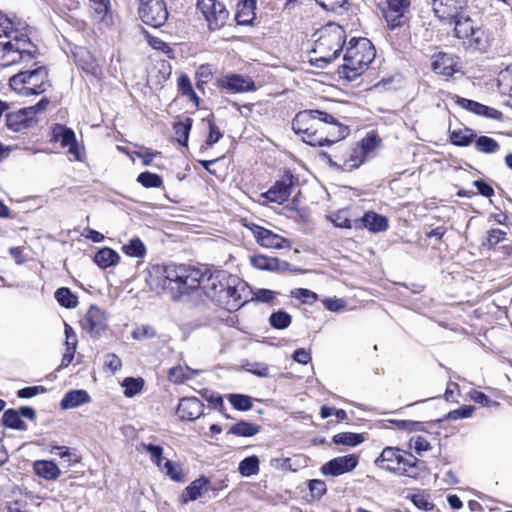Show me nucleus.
Listing matches in <instances>:
<instances>
[{
	"label": "nucleus",
	"instance_id": "1",
	"mask_svg": "<svg viewBox=\"0 0 512 512\" xmlns=\"http://www.w3.org/2000/svg\"><path fill=\"white\" fill-rule=\"evenodd\" d=\"M313 37L309 61L317 68H324L339 56L345 44L346 32L342 26L329 23L318 29Z\"/></svg>",
	"mask_w": 512,
	"mask_h": 512
},
{
	"label": "nucleus",
	"instance_id": "2",
	"mask_svg": "<svg viewBox=\"0 0 512 512\" xmlns=\"http://www.w3.org/2000/svg\"><path fill=\"white\" fill-rule=\"evenodd\" d=\"M36 47L27 35L17 31L0 33V67L17 63H30L35 58Z\"/></svg>",
	"mask_w": 512,
	"mask_h": 512
},
{
	"label": "nucleus",
	"instance_id": "3",
	"mask_svg": "<svg viewBox=\"0 0 512 512\" xmlns=\"http://www.w3.org/2000/svg\"><path fill=\"white\" fill-rule=\"evenodd\" d=\"M375 58V49L366 38L351 39L346 48L340 73L348 80L361 75Z\"/></svg>",
	"mask_w": 512,
	"mask_h": 512
},
{
	"label": "nucleus",
	"instance_id": "4",
	"mask_svg": "<svg viewBox=\"0 0 512 512\" xmlns=\"http://www.w3.org/2000/svg\"><path fill=\"white\" fill-rule=\"evenodd\" d=\"M206 269L201 270L186 265L167 266L164 270L163 286L175 291L174 298L188 294L195 289L202 290V279H204Z\"/></svg>",
	"mask_w": 512,
	"mask_h": 512
},
{
	"label": "nucleus",
	"instance_id": "5",
	"mask_svg": "<svg viewBox=\"0 0 512 512\" xmlns=\"http://www.w3.org/2000/svg\"><path fill=\"white\" fill-rule=\"evenodd\" d=\"M397 447H385L375 459V465L380 469L400 476L417 478L420 475V463L413 455Z\"/></svg>",
	"mask_w": 512,
	"mask_h": 512
},
{
	"label": "nucleus",
	"instance_id": "6",
	"mask_svg": "<svg viewBox=\"0 0 512 512\" xmlns=\"http://www.w3.org/2000/svg\"><path fill=\"white\" fill-rule=\"evenodd\" d=\"M9 85L17 94L25 97L42 94L51 86L48 70L44 66L20 71L9 79Z\"/></svg>",
	"mask_w": 512,
	"mask_h": 512
},
{
	"label": "nucleus",
	"instance_id": "7",
	"mask_svg": "<svg viewBox=\"0 0 512 512\" xmlns=\"http://www.w3.org/2000/svg\"><path fill=\"white\" fill-rule=\"evenodd\" d=\"M247 293V284L238 277L229 275L217 305L230 312L236 311L247 301Z\"/></svg>",
	"mask_w": 512,
	"mask_h": 512
},
{
	"label": "nucleus",
	"instance_id": "8",
	"mask_svg": "<svg viewBox=\"0 0 512 512\" xmlns=\"http://www.w3.org/2000/svg\"><path fill=\"white\" fill-rule=\"evenodd\" d=\"M138 15L147 25L161 27L168 19V11L164 0H138Z\"/></svg>",
	"mask_w": 512,
	"mask_h": 512
},
{
	"label": "nucleus",
	"instance_id": "9",
	"mask_svg": "<svg viewBox=\"0 0 512 512\" xmlns=\"http://www.w3.org/2000/svg\"><path fill=\"white\" fill-rule=\"evenodd\" d=\"M197 7L205 17L210 30L220 29L228 20V10L217 0H198Z\"/></svg>",
	"mask_w": 512,
	"mask_h": 512
},
{
	"label": "nucleus",
	"instance_id": "10",
	"mask_svg": "<svg viewBox=\"0 0 512 512\" xmlns=\"http://www.w3.org/2000/svg\"><path fill=\"white\" fill-rule=\"evenodd\" d=\"M323 115L320 110H305L296 114L292 121V129L298 135H301L302 140L308 144L311 136H315L316 124L319 118Z\"/></svg>",
	"mask_w": 512,
	"mask_h": 512
},
{
	"label": "nucleus",
	"instance_id": "11",
	"mask_svg": "<svg viewBox=\"0 0 512 512\" xmlns=\"http://www.w3.org/2000/svg\"><path fill=\"white\" fill-rule=\"evenodd\" d=\"M294 184V177L288 171L268 191L262 193L260 197L265 199L266 202L283 204L291 196Z\"/></svg>",
	"mask_w": 512,
	"mask_h": 512
},
{
	"label": "nucleus",
	"instance_id": "12",
	"mask_svg": "<svg viewBox=\"0 0 512 512\" xmlns=\"http://www.w3.org/2000/svg\"><path fill=\"white\" fill-rule=\"evenodd\" d=\"M229 275L224 271L211 272L206 269L204 279H202V291L213 302L218 304L222 292L224 291L225 281Z\"/></svg>",
	"mask_w": 512,
	"mask_h": 512
},
{
	"label": "nucleus",
	"instance_id": "13",
	"mask_svg": "<svg viewBox=\"0 0 512 512\" xmlns=\"http://www.w3.org/2000/svg\"><path fill=\"white\" fill-rule=\"evenodd\" d=\"M358 463L359 457L356 454L335 457L321 467V473L337 477L353 471Z\"/></svg>",
	"mask_w": 512,
	"mask_h": 512
},
{
	"label": "nucleus",
	"instance_id": "14",
	"mask_svg": "<svg viewBox=\"0 0 512 512\" xmlns=\"http://www.w3.org/2000/svg\"><path fill=\"white\" fill-rule=\"evenodd\" d=\"M253 236L255 237L257 243L264 248H273V249H281V248H290L291 242L276 234L272 231L266 229L263 226H247Z\"/></svg>",
	"mask_w": 512,
	"mask_h": 512
},
{
	"label": "nucleus",
	"instance_id": "15",
	"mask_svg": "<svg viewBox=\"0 0 512 512\" xmlns=\"http://www.w3.org/2000/svg\"><path fill=\"white\" fill-rule=\"evenodd\" d=\"M81 327L93 336L99 335L107 328L104 312L96 306H91L81 320Z\"/></svg>",
	"mask_w": 512,
	"mask_h": 512
},
{
	"label": "nucleus",
	"instance_id": "16",
	"mask_svg": "<svg viewBox=\"0 0 512 512\" xmlns=\"http://www.w3.org/2000/svg\"><path fill=\"white\" fill-rule=\"evenodd\" d=\"M411 5V0H387V9L384 11L385 19L391 28L404 24L405 13Z\"/></svg>",
	"mask_w": 512,
	"mask_h": 512
},
{
	"label": "nucleus",
	"instance_id": "17",
	"mask_svg": "<svg viewBox=\"0 0 512 512\" xmlns=\"http://www.w3.org/2000/svg\"><path fill=\"white\" fill-rule=\"evenodd\" d=\"M468 0H433V11L440 20L456 17L467 8Z\"/></svg>",
	"mask_w": 512,
	"mask_h": 512
},
{
	"label": "nucleus",
	"instance_id": "18",
	"mask_svg": "<svg viewBox=\"0 0 512 512\" xmlns=\"http://www.w3.org/2000/svg\"><path fill=\"white\" fill-rule=\"evenodd\" d=\"M203 403L196 397H187L180 400L177 414L181 420H196L203 413Z\"/></svg>",
	"mask_w": 512,
	"mask_h": 512
},
{
	"label": "nucleus",
	"instance_id": "19",
	"mask_svg": "<svg viewBox=\"0 0 512 512\" xmlns=\"http://www.w3.org/2000/svg\"><path fill=\"white\" fill-rule=\"evenodd\" d=\"M458 58L452 54L439 52L433 56L432 69L436 74L452 76L458 69Z\"/></svg>",
	"mask_w": 512,
	"mask_h": 512
},
{
	"label": "nucleus",
	"instance_id": "20",
	"mask_svg": "<svg viewBox=\"0 0 512 512\" xmlns=\"http://www.w3.org/2000/svg\"><path fill=\"white\" fill-rule=\"evenodd\" d=\"M34 121V108H23L6 115V124L9 129L18 132L28 128Z\"/></svg>",
	"mask_w": 512,
	"mask_h": 512
},
{
	"label": "nucleus",
	"instance_id": "21",
	"mask_svg": "<svg viewBox=\"0 0 512 512\" xmlns=\"http://www.w3.org/2000/svg\"><path fill=\"white\" fill-rule=\"evenodd\" d=\"M221 87L233 92H246L255 90V84L250 77L229 74L219 80Z\"/></svg>",
	"mask_w": 512,
	"mask_h": 512
},
{
	"label": "nucleus",
	"instance_id": "22",
	"mask_svg": "<svg viewBox=\"0 0 512 512\" xmlns=\"http://www.w3.org/2000/svg\"><path fill=\"white\" fill-rule=\"evenodd\" d=\"M443 21L450 24L453 23L456 37L465 41L470 38V35L475 28L473 21L466 13V9L461 10L456 17Z\"/></svg>",
	"mask_w": 512,
	"mask_h": 512
},
{
	"label": "nucleus",
	"instance_id": "23",
	"mask_svg": "<svg viewBox=\"0 0 512 512\" xmlns=\"http://www.w3.org/2000/svg\"><path fill=\"white\" fill-rule=\"evenodd\" d=\"M210 481L206 477H200L190 483L181 494V502L186 504L194 501L208 492Z\"/></svg>",
	"mask_w": 512,
	"mask_h": 512
},
{
	"label": "nucleus",
	"instance_id": "24",
	"mask_svg": "<svg viewBox=\"0 0 512 512\" xmlns=\"http://www.w3.org/2000/svg\"><path fill=\"white\" fill-rule=\"evenodd\" d=\"M324 119H327V135L328 141L326 145L339 142L349 134V128L338 122L331 114H325Z\"/></svg>",
	"mask_w": 512,
	"mask_h": 512
},
{
	"label": "nucleus",
	"instance_id": "25",
	"mask_svg": "<svg viewBox=\"0 0 512 512\" xmlns=\"http://www.w3.org/2000/svg\"><path fill=\"white\" fill-rule=\"evenodd\" d=\"M91 402V397L85 390H72L65 394L60 402L62 409H72Z\"/></svg>",
	"mask_w": 512,
	"mask_h": 512
},
{
	"label": "nucleus",
	"instance_id": "26",
	"mask_svg": "<svg viewBox=\"0 0 512 512\" xmlns=\"http://www.w3.org/2000/svg\"><path fill=\"white\" fill-rule=\"evenodd\" d=\"M77 65L86 73L95 74L98 65L94 56L85 48H78L74 53Z\"/></svg>",
	"mask_w": 512,
	"mask_h": 512
},
{
	"label": "nucleus",
	"instance_id": "27",
	"mask_svg": "<svg viewBox=\"0 0 512 512\" xmlns=\"http://www.w3.org/2000/svg\"><path fill=\"white\" fill-rule=\"evenodd\" d=\"M93 260L101 269H106L117 265L120 261V255L115 250L104 247L95 254Z\"/></svg>",
	"mask_w": 512,
	"mask_h": 512
},
{
	"label": "nucleus",
	"instance_id": "28",
	"mask_svg": "<svg viewBox=\"0 0 512 512\" xmlns=\"http://www.w3.org/2000/svg\"><path fill=\"white\" fill-rule=\"evenodd\" d=\"M34 472L46 480H56L60 476L58 466L48 460H38L34 463Z\"/></svg>",
	"mask_w": 512,
	"mask_h": 512
},
{
	"label": "nucleus",
	"instance_id": "29",
	"mask_svg": "<svg viewBox=\"0 0 512 512\" xmlns=\"http://www.w3.org/2000/svg\"><path fill=\"white\" fill-rule=\"evenodd\" d=\"M456 103L460 107H462L468 111L474 112L477 115L492 117L493 113L496 112V110H494L493 108H490V107L483 105L481 103H478L476 101L469 100V99L462 98V97H457Z\"/></svg>",
	"mask_w": 512,
	"mask_h": 512
},
{
	"label": "nucleus",
	"instance_id": "30",
	"mask_svg": "<svg viewBox=\"0 0 512 512\" xmlns=\"http://www.w3.org/2000/svg\"><path fill=\"white\" fill-rule=\"evenodd\" d=\"M470 47L475 50L484 52L489 46V35L481 27H475L470 35V38L466 40Z\"/></svg>",
	"mask_w": 512,
	"mask_h": 512
},
{
	"label": "nucleus",
	"instance_id": "31",
	"mask_svg": "<svg viewBox=\"0 0 512 512\" xmlns=\"http://www.w3.org/2000/svg\"><path fill=\"white\" fill-rule=\"evenodd\" d=\"M199 371L193 370L188 366H175L169 370L168 378L169 381L174 384H182L187 380L193 378L194 375L198 374Z\"/></svg>",
	"mask_w": 512,
	"mask_h": 512
},
{
	"label": "nucleus",
	"instance_id": "32",
	"mask_svg": "<svg viewBox=\"0 0 512 512\" xmlns=\"http://www.w3.org/2000/svg\"><path fill=\"white\" fill-rule=\"evenodd\" d=\"M122 252L128 257L141 259L146 256L147 250L145 244L139 238L134 237L122 246Z\"/></svg>",
	"mask_w": 512,
	"mask_h": 512
},
{
	"label": "nucleus",
	"instance_id": "33",
	"mask_svg": "<svg viewBox=\"0 0 512 512\" xmlns=\"http://www.w3.org/2000/svg\"><path fill=\"white\" fill-rule=\"evenodd\" d=\"M327 114L323 112V115L319 118L316 126L315 136H311L308 140V144L311 146H325L328 138L327 135V119H324V115Z\"/></svg>",
	"mask_w": 512,
	"mask_h": 512
},
{
	"label": "nucleus",
	"instance_id": "34",
	"mask_svg": "<svg viewBox=\"0 0 512 512\" xmlns=\"http://www.w3.org/2000/svg\"><path fill=\"white\" fill-rule=\"evenodd\" d=\"M250 262L253 267L260 270H276L280 268V260L274 257L264 255H256L251 257Z\"/></svg>",
	"mask_w": 512,
	"mask_h": 512
},
{
	"label": "nucleus",
	"instance_id": "35",
	"mask_svg": "<svg viewBox=\"0 0 512 512\" xmlns=\"http://www.w3.org/2000/svg\"><path fill=\"white\" fill-rule=\"evenodd\" d=\"M260 427L258 425L240 421L229 428L228 433L243 436V437H251L259 433Z\"/></svg>",
	"mask_w": 512,
	"mask_h": 512
},
{
	"label": "nucleus",
	"instance_id": "36",
	"mask_svg": "<svg viewBox=\"0 0 512 512\" xmlns=\"http://www.w3.org/2000/svg\"><path fill=\"white\" fill-rule=\"evenodd\" d=\"M333 441L338 445L354 447L361 444L364 441V437L353 432H341L333 436Z\"/></svg>",
	"mask_w": 512,
	"mask_h": 512
},
{
	"label": "nucleus",
	"instance_id": "37",
	"mask_svg": "<svg viewBox=\"0 0 512 512\" xmlns=\"http://www.w3.org/2000/svg\"><path fill=\"white\" fill-rule=\"evenodd\" d=\"M255 1L254 0H245L242 8H239L235 15V19L240 25L250 24L254 17V8Z\"/></svg>",
	"mask_w": 512,
	"mask_h": 512
},
{
	"label": "nucleus",
	"instance_id": "38",
	"mask_svg": "<svg viewBox=\"0 0 512 512\" xmlns=\"http://www.w3.org/2000/svg\"><path fill=\"white\" fill-rule=\"evenodd\" d=\"M192 119L187 117L182 121L174 124V131L177 141L186 146L188 142L189 133L192 127Z\"/></svg>",
	"mask_w": 512,
	"mask_h": 512
},
{
	"label": "nucleus",
	"instance_id": "39",
	"mask_svg": "<svg viewBox=\"0 0 512 512\" xmlns=\"http://www.w3.org/2000/svg\"><path fill=\"white\" fill-rule=\"evenodd\" d=\"M55 298L59 304L65 308H75L78 304L77 297L66 287H62L56 290Z\"/></svg>",
	"mask_w": 512,
	"mask_h": 512
},
{
	"label": "nucleus",
	"instance_id": "40",
	"mask_svg": "<svg viewBox=\"0 0 512 512\" xmlns=\"http://www.w3.org/2000/svg\"><path fill=\"white\" fill-rule=\"evenodd\" d=\"M53 136L63 147H67L76 141L75 133L72 129L58 125L53 130Z\"/></svg>",
	"mask_w": 512,
	"mask_h": 512
},
{
	"label": "nucleus",
	"instance_id": "41",
	"mask_svg": "<svg viewBox=\"0 0 512 512\" xmlns=\"http://www.w3.org/2000/svg\"><path fill=\"white\" fill-rule=\"evenodd\" d=\"M497 82L501 92L512 97V65L500 71Z\"/></svg>",
	"mask_w": 512,
	"mask_h": 512
},
{
	"label": "nucleus",
	"instance_id": "42",
	"mask_svg": "<svg viewBox=\"0 0 512 512\" xmlns=\"http://www.w3.org/2000/svg\"><path fill=\"white\" fill-rule=\"evenodd\" d=\"M238 469L242 476L256 475L259 472V459L256 456L246 457L240 462Z\"/></svg>",
	"mask_w": 512,
	"mask_h": 512
},
{
	"label": "nucleus",
	"instance_id": "43",
	"mask_svg": "<svg viewBox=\"0 0 512 512\" xmlns=\"http://www.w3.org/2000/svg\"><path fill=\"white\" fill-rule=\"evenodd\" d=\"M2 421L7 427L20 430L26 429L24 421L21 419L19 412L16 410L9 409L5 411L2 417Z\"/></svg>",
	"mask_w": 512,
	"mask_h": 512
},
{
	"label": "nucleus",
	"instance_id": "44",
	"mask_svg": "<svg viewBox=\"0 0 512 512\" xmlns=\"http://www.w3.org/2000/svg\"><path fill=\"white\" fill-rule=\"evenodd\" d=\"M474 137H475L474 132L471 129L465 128V129L454 130L451 133L450 138H451L452 143L457 146H467L472 142Z\"/></svg>",
	"mask_w": 512,
	"mask_h": 512
},
{
	"label": "nucleus",
	"instance_id": "45",
	"mask_svg": "<svg viewBox=\"0 0 512 512\" xmlns=\"http://www.w3.org/2000/svg\"><path fill=\"white\" fill-rule=\"evenodd\" d=\"M291 321V316L283 310H278L269 317L270 325L275 329H286L290 326Z\"/></svg>",
	"mask_w": 512,
	"mask_h": 512
},
{
	"label": "nucleus",
	"instance_id": "46",
	"mask_svg": "<svg viewBox=\"0 0 512 512\" xmlns=\"http://www.w3.org/2000/svg\"><path fill=\"white\" fill-rule=\"evenodd\" d=\"M122 385L125 389L124 390L125 396L133 397L136 394L140 393V391L143 388L144 381L142 378L128 377V378L124 379Z\"/></svg>",
	"mask_w": 512,
	"mask_h": 512
},
{
	"label": "nucleus",
	"instance_id": "47",
	"mask_svg": "<svg viewBox=\"0 0 512 512\" xmlns=\"http://www.w3.org/2000/svg\"><path fill=\"white\" fill-rule=\"evenodd\" d=\"M161 471L165 472V474L175 482L184 481V476L182 473V469L180 465L176 462L167 460L164 464V467L161 466Z\"/></svg>",
	"mask_w": 512,
	"mask_h": 512
},
{
	"label": "nucleus",
	"instance_id": "48",
	"mask_svg": "<svg viewBox=\"0 0 512 512\" xmlns=\"http://www.w3.org/2000/svg\"><path fill=\"white\" fill-rule=\"evenodd\" d=\"M230 404L239 411H248L252 408V399L243 394H231L228 397Z\"/></svg>",
	"mask_w": 512,
	"mask_h": 512
},
{
	"label": "nucleus",
	"instance_id": "49",
	"mask_svg": "<svg viewBox=\"0 0 512 512\" xmlns=\"http://www.w3.org/2000/svg\"><path fill=\"white\" fill-rule=\"evenodd\" d=\"M475 147L482 153H493L499 149V144L491 137L480 136L475 141Z\"/></svg>",
	"mask_w": 512,
	"mask_h": 512
},
{
	"label": "nucleus",
	"instance_id": "50",
	"mask_svg": "<svg viewBox=\"0 0 512 512\" xmlns=\"http://www.w3.org/2000/svg\"><path fill=\"white\" fill-rule=\"evenodd\" d=\"M137 181L146 188H156L162 185V178L150 172L140 173L137 177Z\"/></svg>",
	"mask_w": 512,
	"mask_h": 512
},
{
	"label": "nucleus",
	"instance_id": "51",
	"mask_svg": "<svg viewBox=\"0 0 512 512\" xmlns=\"http://www.w3.org/2000/svg\"><path fill=\"white\" fill-rule=\"evenodd\" d=\"M142 448L149 453L151 461L157 465V467L161 468L162 460H163V448L154 444H146L141 443Z\"/></svg>",
	"mask_w": 512,
	"mask_h": 512
},
{
	"label": "nucleus",
	"instance_id": "52",
	"mask_svg": "<svg viewBox=\"0 0 512 512\" xmlns=\"http://www.w3.org/2000/svg\"><path fill=\"white\" fill-rule=\"evenodd\" d=\"M156 329L151 325H141L132 332V338L135 340L152 339L156 336Z\"/></svg>",
	"mask_w": 512,
	"mask_h": 512
},
{
	"label": "nucleus",
	"instance_id": "53",
	"mask_svg": "<svg viewBox=\"0 0 512 512\" xmlns=\"http://www.w3.org/2000/svg\"><path fill=\"white\" fill-rule=\"evenodd\" d=\"M292 296L302 300L305 304H312L317 300V294L306 288H298L291 292Z\"/></svg>",
	"mask_w": 512,
	"mask_h": 512
},
{
	"label": "nucleus",
	"instance_id": "54",
	"mask_svg": "<svg viewBox=\"0 0 512 512\" xmlns=\"http://www.w3.org/2000/svg\"><path fill=\"white\" fill-rule=\"evenodd\" d=\"M410 448L414 449L417 454L431 449L430 443L423 436H413L409 441Z\"/></svg>",
	"mask_w": 512,
	"mask_h": 512
},
{
	"label": "nucleus",
	"instance_id": "55",
	"mask_svg": "<svg viewBox=\"0 0 512 512\" xmlns=\"http://www.w3.org/2000/svg\"><path fill=\"white\" fill-rule=\"evenodd\" d=\"M474 412V406L466 405L463 407H460L458 409L452 410L447 414V419L449 420H459V419H465L472 416Z\"/></svg>",
	"mask_w": 512,
	"mask_h": 512
},
{
	"label": "nucleus",
	"instance_id": "56",
	"mask_svg": "<svg viewBox=\"0 0 512 512\" xmlns=\"http://www.w3.org/2000/svg\"><path fill=\"white\" fill-rule=\"evenodd\" d=\"M51 452L59 456L64 461H67L68 466H70L72 463L78 462L76 455L71 453L66 447L56 446L52 448Z\"/></svg>",
	"mask_w": 512,
	"mask_h": 512
},
{
	"label": "nucleus",
	"instance_id": "57",
	"mask_svg": "<svg viewBox=\"0 0 512 512\" xmlns=\"http://www.w3.org/2000/svg\"><path fill=\"white\" fill-rule=\"evenodd\" d=\"M309 490L313 497L320 498L326 493L327 488L324 481L313 479L309 481Z\"/></svg>",
	"mask_w": 512,
	"mask_h": 512
},
{
	"label": "nucleus",
	"instance_id": "58",
	"mask_svg": "<svg viewBox=\"0 0 512 512\" xmlns=\"http://www.w3.org/2000/svg\"><path fill=\"white\" fill-rule=\"evenodd\" d=\"M178 86L184 95L190 96L194 100H198V97H197L196 93L194 92V90L191 86V82L187 76L182 75L179 78Z\"/></svg>",
	"mask_w": 512,
	"mask_h": 512
},
{
	"label": "nucleus",
	"instance_id": "59",
	"mask_svg": "<svg viewBox=\"0 0 512 512\" xmlns=\"http://www.w3.org/2000/svg\"><path fill=\"white\" fill-rule=\"evenodd\" d=\"M361 224H387V218L374 212H366L361 218Z\"/></svg>",
	"mask_w": 512,
	"mask_h": 512
},
{
	"label": "nucleus",
	"instance_id": "60",
	"mask_svg": "<svg viewBox=\"0 0 512 512\" xmlns=\"http://www.w3.org/2000/svg\"><path fill=\"white\" fill-rule=\"evenodd\" d=\"M393 423L399 428L407 431H419L423 429L421 422L411 420H395Z\"/></svg>",
	"mask_w": 512,
	"mask_h": 512
},
{
	"label": "nucleus",
	"instance_id": "61",
	"mask_svg": "<svg viewBox=\"0 0 512 512\" xmlns=\"http://www.w3.org/2000/svg\"><path fill=\"white\" fill-rule=\"evenodd\" d=\"M46 392V388L43 386L24 387L18 390L17 395L20 398H31L38 394Z\"/></svg>",
	"mask_w": 512,
	"mask_h": 512
},
{
	"label": "nucleus",
	"instance_id": "62",
	"mask_svg": "<svg viewBox=\"0 0 512 512\" xmlns=\"http://www.w3.org/2000/svg\"><path fill=\"white\" fill-rule=\"evenodd\" d=\"M324 307L329 311H339L345 307V302L340 298H325L322 300Z\"/></svg>",
	"mask_w": 512,
	"mask_h": 512
},
{
	"label": "nucleus",
	"instance_id": "63",
	"mask_svg": "<svg viewBox=\"0 0 512 512\" xmlns=\"http://www.w3.org/2000/svg\"><path fill=\"white\" fill-rule=\"evenodd\" d=\"M413 504L421 510L429 511L432 510L434 505L428 501L426 496L422 494H415L411 497Z\"/></svg>",
	"mask_w": 512,
	"mask_h": 512
},
{
	"label": "nucleus",
	"instance_id": "64",
	"mask_svg": "<svg viewBox=\"0 0 512 512\" xmlns=\"http://www.w3.org/2000/svg\"><path fill=\"white\" fill-rule=\"evenodd\" d=\"M222 138L220 129L211 121H209V136L207 138V145L212 146Z\"/></svg>",
	"mask_w": 512,
	"mask_h": 512
}]
</instances>
